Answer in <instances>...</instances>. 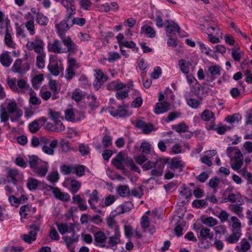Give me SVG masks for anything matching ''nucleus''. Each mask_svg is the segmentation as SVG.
I'll use <instances>...</instances> for the list:
<instances>
[{
	"label": "nucleus",
	"mask_w": 252,
	"mask_h": 252,
	"mask_svg": "<svg viewBox=\"0 0 252 252\" xmlns=\"http://www.w3.org/2000/svg\"><path fill=\"white\" fill-rule=\"evenodd\" d=\"M18 175V171L16 169H10L8 171V177L11 178L10 182L16 184V177Z\"/></svg>",
	"instance_id": "0e129e2a"
},
{
	"label": "nucleus",
	"mask_w": 252,
	"mask_h": 252,
	"mask_svg": "<svg viewBox=\"0 0 252 252\" xmlns=\"http://www.w3.org/2000/svg\"><path fill=\"white\" fill-rule=\"evenodd\" d=\"M241 235V231L233 230L232 233L226 239V241L230 244L236 243Z\"/></svg>",
	"instance_id": "f704fd0d"
},
{
	"label": "nucleus",
	"mask_w": 252,
	"mask_h": 252,
	"mask_svg": "<svg viewBox=\"0 0 252 252\" xmlns=\"http://www.w3.org/2000/svg\"><path fill=\"white\" fill-rule=\"evenodd\" d=\"M62 42L66 47V53L68 52L69 55H74L78 50V46L71 39L69 36L63 35L60 36Z\"/></svg>",
	"instance_id": "39448f33"
},
{
	"label": "nucleus",
	"mask_w": 252,
	"mask_h": 252,
	"mask_svg": "<svg viewBox=\"0 0 252 252\" xmlns=\"http://www.w3.org/2000/svg\"><path fill=\"white\" fill-rule=\"evenodd\" d=\"M43 79L44 77L42 74L34 76L32 79V83L33 87L34 89H37Z\"/></svg>",
	"instance_id": "c03bdc74"
},
{
	"label": "nucleus",
	"mask_w": 252,
	"mask_h": 252,
	"mask_svg": "<svg viewBox=\"0 0 252 252\" xmlns=\"http://www.w3.org/2000/svg\"><path fill=\"white\" fill-rule=\"evenodd\" d=\"M206 165L208 166H211L212 165V162L210 158L214 157L217 154V151L215 150H209L208 151H206Z\"/></svg>",
	"instance_id": "13d9d810"
},
{
	"label": "nucleus",
	"mask_w": 252,
	"mask_h": 252,
	"mask_svg": "<svg viewBox=\"0 0 252 252\" xmlns=\"http://www.w3.org/2000/svg\"><path fill=\"white\" fill-rule=\"evenodd\" d=\"M30 103L35 106L41 104V100L35 95V92L32 89L31 90V92L30 93Z\"/></svg>",
	"instance_id": "49530a36"
},
{
	"label": "nucleus",
	"mask_w": 252,
	"mask_h": 252,
	"mask_svg": "<svg viewBox=\"0 0 252 252\" xmlns=\"http://www.w3.org/2000/svg\"><path fill=\"white\" fill-rule=\"evenodd\" d=\"M29 163L33 172L37 176L44 177L49 170L48 163L42 161L36 156H30Z\"/></svg>",
	"instance_id": "f257e3e1"
},
{
	"label": "nucleus",
	"mask_w": 252,
	"mask_h": 252,
	"mask_svg": "<svg viewBox=\"0 0 252 252\" xmlns=\"http://www.w3.org/2000/svg\"><path fill=\"white\" fill-rule=\"evenodd\" d=\"M81 188V183L75 179H71L70 180V187L69 190L72 194L77 193Z\"/></svg>",
	"instance_id": "c756f323"
},
{
	"label": "nucleus",
	"mask_w": 252,
	"mask_h": 252,
	"mask_svg": "<svg viewBox=\"0 0 252 252\" xmlns=\"http://www.w3.org/2000/svg\"><path fill=\"white\" fill-rule=\"evenodd\" d=\"M7 84L10 88L14 92L19 94L24 93V92L19 89L16 84V79H8Z\"/></svg>",
	"instance_id": "79ce46f5"
},
{
	"label": "nucleus",
	"mask_w": 252,
	"mask_h": 252,
	"mask_svg": "<svg viewBox=\"0 0 252 252\" xmlns=\"http://www.w3.org/2000/svg\"><path fill=\"white\" fill-rule=\"evenodd\" d=\"M168 159H161L154 163V167L160 170L163 173V170L164 168L165 164L167 162Z\"/></svg>",
	"instance_id": "4d7b16f0"
},
{
	"label": "nucleus",
	"mask_w": 252,
	"mask_h": 252,
	"mask_svg": "<svg viewBox=\"0 0 252 252\" xmlns=\"http://www.w3.org/2000/svg\"><path fill=\"white\" fill-rule=\"evenodd\" d=\"M131 203L126 202L119 206L117 209L119 210L118 213L123 214L127 212H129L131 210Z\"/></svg>",
	"instance_id": "de8ad7c7"
},
{
	"label": "nucleus",
	"mask_w": 252,
	"mask_h": 252,
	"mask_svg": "<svg viewBox=\"0 0 252 252\" xmlns=\"http://www.w3.org/2000/svg\"><path fill=\"white\" fill-rule=\"evenodd\" d=\"M126 87V86L124 83L117 81H113L110 83L108 86L109 89L117 91H120L121 90L125 88Z\"/></svg>",
	"instance_id": "a19ab883"
},
{
	"label": "nucleus",
	"mask_w": 252,
	"mask_h": 252,
	"mask_svg": "<svg viewBox=\"0 0 252 252\" xmlns=\"http://www.w3.org/2000/svg\"><path fill=\"white\" fill-rule=\"evenodd\" d=\"M31 229L29 234H24L22 237L23 240L28 243L31 244L35 241L37 236V232L39 230V226L35 224H32L29 226Z\"/></svg>",
	"instance_id": "0eeeda50"
},
{
	"label": "nucleus",
	"mask_w": 252,
	"mask_h": 252,
	"mask_svg": "<svg viewBox=\"0 0 252 252\" xmlns=\"http://www.w3.org/2000/svg\"><path fill=\"white\" fill-rule=\"evenodd\" d=\"M67 64V68L72 69H77L80 67L79 63H78L76 59L73 58H68Z\"/></svg>",
	"instance_id": "e2e57ef3"
},
{
	"label": "nucleus",
	"mask_w": 252,
	"mask_h": 252,
	"mask_svg": "<svg viewBox=\"0 0 252 252\" xmlns=\"http://www.w3.org/2000/svg\"><path fill=\"white\" fill-rule=\"evenodd\" d=\"M251 248L250 243L246 239H243L241 241L240 245L237 246L235 250L239 252H246Z\"/></svg>",
	"instance_id": "2f4dec72"
},
{
	"label": "nucleus",
	"mask_w": 252,
	"mask_h": 252,
	"mask_svg": "<svg viewBox=\"0 0 252 252\" xmlns=\"http://www.w3.org/2000/svg\"><path fill=\"white\" fill-rule=\"evenodd\" d=\"M99 200L98 196V191L96 189L93 190L92 193L90 195V199L88 200V203L93 209H96V206L93 204V202H97Z\"/></svg>",
	"instance_id": "72a5a7b5"
},
{
	"label": "nucleus",
	"mask_w": 252,
	"mask_h": 252,
	"mask_svg": "<svg viewBox=\"0 0 252 252\" xmlns=\"http://www.w3.org/2000/svg\"><path fill=\"white\" fill-rule=\"evenodd\" d=\"M238 173L247 180L248 183H252V174L245 169L239 170Z\"/></svg>",
	"instance_id": "338daca9"
},
{
	"label": "nucleus",
	"mask_w": 252,
	"mask_h": 252,
	"mask_svg": "<svg viewBox=\"0 0 252 252\" xmlns=\"http://www.w3.org/2000/svg\"><path fill=\"white\" fill-rule=\"evenodd\" d=\"M46 58L45 52L37 53L36 57V65L39 68H43L45 66V59Z\"/></svg>",
	"instance_id": "4c0bfd02"
},
{
	"label": "nucleus",
	"mask_w": 252,
	"mask_h": 252,
	"mask_svg": "<svg viewBox=\"0 0 252 252\" xmlns=\"http://www.w3.org/2000/svg\"><path fill=\"white\" fill-rule=\"evenodd\" d=\"M241 119V117L240 114L238 113L234 114L231 116H227L225 120L230 124L234 123L235 122H239Z\"/></svg>",
	"instance_id": "052dcab7"
},
{
	"label": "nucleus",
	"mask_w": 252,
	"mask_h": 252,
	"mask_svg": "<svg viewBox=\"0 0 252 252\" xmlns=\"http://www.w3.org/2000/svg\"><path fill=\"white\" fill-rule=\"evenodd\" d=\"M117 191L118 194L122 197L127 196L130 193V190L126 186H121L119 187Z\"/></svg>",
	"instance_id": "3c124183"
},
{
	"label": "nucleus",
	"mask_w": 252,
	"mask_h": 252,
	"mask_svg": "<svg viewBox=\"0 0 252 252\" xmlns=\"http://www.w3.org/2000/svg\"><path fill=\"white\" fill-rule=\"evenodd\" d=\"M241 199V195L239 192L230 193L227 197V200L232 203H235L237 201L239 202Z\"/></svg>",
	"instance_id": "603ef678"
},
{
	"label": "nucleus",
	"mask_w": 252,
	"mask_h": 252,
	"mask_svg": "<svg viewBox=\"0 0 252 252\" xmlns=\"http://www.w3.org/2000/svg\"><path fill=\"white\" fill-rule=\"evenodd\" d=\"M170 107V104L166 101L158 102L155 108L154 112L156 114H160L167 112Z\"/></svg>",
	"instance_id": "a211bd4d"
},
{
	"label": "nucleus",
	"mask_w": 252,
	"mask_h": 252,
	"mask_svg": "<svg viewBox=\"0 0 252 252\" xmlns=\"http://www.w3.org/2000/svg\"><path fill=\"white\" fill-rule=\"evenodd\" d=\"M35 20L37 24L42 26H46L49 22L48 18L41 12L36 14Z\"/></svg>",
	"instance_id": "c9c22d12"
},
{
	"label": "nucleus",
	"mask_w": 252,
	"mask_h": 252,
	"mask_svg": "<svg viewBox=\"0 0 252 252\" xmlns=\"http://www.w3.org/2000/svg\"><path fill=\"white\" fill-rule=\"evenodd\" d=\"M185 165V162L180 158H174L168 163V168L173 171L178 170L180 172L183 171Z\"/></svg>",
	"instance_id": "9d476101"
},
{
	"label": "nucleus",
	"mask_w": 252,
	"mask_h": 252,
	"mask_svg": "<svg viewBox=\"0 0 252 252\" xmlns=\"http://www.w3.org/2000/svg\"><path fill=\"white\" fill-rule=\"evenodd\" d=\"M243 164V160L241 159L233 160L231 159L230 165L231 168L235 171H238L241 168Z\"/></svg>",
	"instance_id": "5fc2aeb1"
},
{
	"label": "nucleus",
	"mask_w": 252,
	"mask_h": 252,
	"mask_svg": "<svg viewBox=\"0 0 252 252\" xmlns=\"http://www.w3.org/2000/svg\"><path fill=\"white\" fill-rule=\"evenodd\" d=\"M13 60L7 51L2 53L0 55V63L1 64L6 67H9L12 63Z\"/></svg>",
	"instance_id": "a878e982"
},
{
	"label": "nucleus",
	"mask_w": 252,
	"mask_h": 252,
	"mask_svg": "<svg viewBox=\"0 0 252 252\" xmlns=\"http://www.w3.org/2000/svg\"><path fill=\"white\" fill-rule=\"evenodd\" d=\"M102 144L104 148L109 147L112 143V138L109 135H105L102 138Z\"/></svg>",
	"instance_id": "69168bd1"
},
{
	"label": "nucleus",
	"mask_w": 252,
	"mask_h": 252,
	"mask_svg": "<svg viewBox=\"0 0 252 252\" xmlns=\"http://www.w3.org/2000/svg\"><path fill=\"white\" fill-rule=\"evenodd\" d=\"M41 184V182L38 180L33 178H29L28 179L27 186L31 191L36 189Z\"/></svg>",
	"instance_id": "7c9ffc66"
},
{
	"label": "nucleus",
	"mask_w": 252,
	"mask_h": 252,
	"mask_svg": "<svg viewBox=\"0 0 252 252\" xmlns=\"http://www.w3.org/2000/svg\"><path fill=\"white\" fill-rule=\"evenodd\" d=\"M4 43L9 48H14L15 45L14 43L11 35L9 32V30L7 28L6 29L5 36H4Z\"/></svg>",
	"instance_id": "ea45409f"
},
{
	"label": "nucleus",
	"mask_w": 252,
	"mask_h": 252,
	"mask_svg": "<svg viewBox=\"0 0 252 252\" xmlns=\"http://www.w3.org/2000/svg\"><path fill=\"white\" fill-rule=\"evenodd\" d=\"M85 167L84 165H75L74 173L78 177H82L84 175Z\"/></svg>",
	"instance_id": "774afa93"
},
{
	"label": "nucleus",
	"mask_w": 252,
	"mask_h": 252,
	"mask_svg": "<svg viewBox=\"0 0 252 252\" xmlns=\"http://www.w3.org/2000/svg\"><path fill=\"white\" fill-rule=\"evenodd\" d=\"M44 42L39 37L36 36L33 41H28L26 47L29 50H34L36 53L44 52Z\"/></svg>",
	"instance_id": "20e7f679"
},
{
	"label": "nucleus",
	"mask_w": 252,
	"mask_h": 252,
	"mask_svg": "<svg viewBox=\"0 0 252 252\" xmlns=\"http://www.w3.org/2000/svg\"><path fill=\"white\" fill-rule=\"evenodd\" d=\"M228 209L229 211L237 215L240 218L244 217L243 212V207L241 206V204H232L229 205Z\"/></svg>",
	"instance_id": "4be33fe9"
},
{
	"label": "nucleus",
	"mask_w": 252,
	"mask_h": 252,
	"mask_svg": "<svg viewBox=\"0 0 252 252\" xmlns=\"http://www.w3.org/2000/svg\"><path fill=\"white\" fill-rule=\"evenodd\" d=\"M141 34H145L150 38H154L156 36V31L150 26L144 25L141 28Z\"/></svg>",
	"instance_id": "bb28decb"
},
{
	"label": "nucleus",
	"mask_w": 252,
	"mask_h": 252,
	"mask_svg": "<svg viewBox=\"0 0 252 252\" xmlns=\"http://www.w3.org/2000/svg\"><path fill=\"white\" fill-rule=\"evenodd\" d=\"M95 79L100 81H102L103 83H104L107 81V76L105 75L100 69H95Z\"/></svg>",
	"instance_id": "680f3d73"
},
{
	"label": "nucleus",
	"mask_w": 252,
	"mask_h": 252,
	"mask_svg": "<svg viewBox=\"0 0 252 252\" xmlns=\"http://www.w3.org/2000/svg\"><path fill=\"white\" fill-rule=\"evenodd\" d=\"M231 220L232 222L233 230H239L241 231V222L238 218L235 216H232L231 218Z\"/></svg>",
	"instance_id": "864d4df0"
},
{
	"label": "nucleus",
	"mask_w": 252,
	"mask_h": 252,
	"mask_svg": "<svg viewBox=\"0 0 252 252\" xmlns=\"http://www.w3.org/2000/svg\"><path fill=\"white\" fill-rule=\"evenodd\" d=\"M48 68L53 75L57 76L59 74V67L57 63H50L48 66Z\"/></svg>",
	"instance_id": "09e8293b"
},
{
	"label": "nucleus",
	"mask_w": 252,
	"mask_h": 252,
	"mask_svg": "<svg viewBox=\"0 0 252 252\" xmlns=\"http://www.w3.org/2000/svg\"><path fill=\"white\" fill-rule=\"evenodd\" d=\"M72 27L70 20L64 18L59 24L56 25V28L57 30V32L60 37L65 35V32L68 31Z\"/></svg>",
	"instance_id": "1a4fd4ad"
},
{
	"label": "nucleus",
	"mask_w": 252,
	"mask_h": 252,
	"mask_svg": "<svg viewBox=\"0 0 252 252\" xmlns=\"http://www.w3.org/2000/svg\"><path fill=\"white\" fill-rule=\"evenodd\" d=\"M50 51L55 53H66V48L63 47L58 39H56L51 45Z\"/></svg>",
	"instance_id": "5701e85b"
},
{
	"label": "nucleus",
	"mask_w": 252,
	"mask_h": 252,
	"mask_svg": "<svg viewBox=\"0 0 252 252\" xmlns=\"http://www.w3.org/2000/svg\"><path fill=\"white\" fill-rule=\"evenodd\" d=\"M136 126L141 129L143 133L148 134L155 130L154 126L151 123H147L142 120H138L136 123Z\"/></svg>",
	"instance_id": "9b49d317"
},
{
	"label": "nucleus",
	"mask_w": 252,
	"mask_h": 252,
	"mask_svg": "<svg viewBox=\"0 0 252 252\" xmlns=\"http://www.w3.org/2000/svg\"><path fill=\"white\" fill-rule=\"evenodd\" d=\"M205 224V217L202 216L200 220H197L193 224L194 230L198 233V238H201L198 245L200 248L205 247L203 245L204 240L205 239V229L203 224Z\"/></svg>",
	"instance_id": "f03ea898"
},
{
	"label": "nucleus",
	"mask_w": 252,
	"mask_h": 252,
	"mask_svg": "<svg viewBox=\"0 0 252 252\" xmlns=\"http://www.w3.org/2000/svg\"><path fill=\"white\" fill-rule=\"evenodd\" d=\"M57 227L60 233L63 235L67 232L69 230L70 231L73 230L74 228V224L72 223H69V226L67 223H61L57 224Z\"/></svg>",
	"instance_id": "cd10ccee"
},
{
	"label": "nucleus",
	"mask_w": 252,
	"mask_h": 252,
	"mask_svg": "<svg viewBox=\"0 0 252 252\" xmlns=\"http://www.w3.org/2000/svg\"><path fill=\"white\" fill-rule=\"evenodd\" d=\"M112 164L117 169L124 170L125 168L124 156L122 153H119L111 161Z\"/></svg>",
	"instance_id": "f3484780"
},
{
	"label": "nucleus",
	"mask_w": 252,
	"mask_h": 252,
	"mask_svg": "<svg viewBox=\"0 0 252 252\" xmlns=\"http://www.w3.org/2000/svg\"><path fill=\"white\" fill-rule=\"evenodd\" d=\"M208 38L212 43L215 44L220 42V39L216 36L220 32V29L215 24L207 27Z\"/></svg>",
	"instance_id": "6e6552de"
},
{
	"label": "nucleus",
	"mask_w": 252,
	"mask_h": 252,
	"mask_svg": "<svg viewBox=\"0 0 252 252\" xmlns=\"http://www.w3.org/2000/svg\"><path fill=\"white\" fill-rule=\"evenodd\" d=\"M221 70V68L219 65H214L208 67L206 84H207L211 86H214L215 83L213 81L220 75Z\"/></svg>",
	"instance_id": "7ed1b4c3"
},
{
	"label": "nucleus",
	"mask_w": 252,
	"mask_h": 252,
	"mask_svg": "<svg viewBox=\"0 0 252 252\" xmlns=\"http://www.w3.org/2000/svg\"><path fill=\"white\" fill-rule=\"evenodd\" d=\"M117 197L114 195H109L105 197L104 204L101 205V206L104 207L110 206L115 201Z\"/></svg>",
	"instance_id": "6e6d98bb"
},
{
	"label": "nucleus",
	"mask_w": 252,
	"mask_h": 252,
	"mask_svg": "<svg viewBox=\"0 0 252 252\" xmlns=\"http://www.w3.org/2000/svg\"><path fill=\"white\" fill-rule=\"evenodd\" d=\"M220 182V179L216 177L212 178L209 180L208 185L213 189V193H215L217 191V189Z\"/></svg>",
	"instance_id": "8fccbe9b"
},
{
	"label": "nucleus",
	"mask_w": 252,
	"mask_h": 252,
	"mask_svg": "<svg viewBox=\"0 0 252 252\" xmlns=\"http://www.w3.org/2000/svg\"><path fill=\"white\" fill-rule=\"evenodd\" d=\"M80 118H75L76 114L74 112L73 109H68L65 111V118L68 121L77 122L80 121L84 118V114L79 113Z\"/></svg>",
	"instance_id": "aec40b11"
},
{
	"label": "nucleus",
	"mask_w": 252,
	"mask_h": 252,
	"mask_svg": "<svg viewBox=\"0 0 252 252\" xmlns=\"http://www.w3.org/2000/svg\"><path fill=\"white\" fill-rule=\"evenodd\" d=\"M166 31L169 34H174L176 32L180 33V28L179 25L173 21L167 20Z\"/></svg>",
	"instance_id": "b1692460"
},
{
	"label": "nucleus",
	"mask_w": 252,
	"mask_h": 252,
	"mask_svg": "<svg viewBox=\"0 0 252 252\" xmlns=\"http://www.w3.org/2000/svg\"><path fill=\"white\" fill-rule=\"evenodd\" d=\"M106 223L109 228L113 229L114 232H119L120 226L118 222L114 220L113 217H109L107 218Z\"/></svg>",
	"instance_id": "c85d7f7f"
},
{
	"label": "nucleus",
	"mask_w": 252,
	"mask_h": 252,
	"mask_svg": "<svg viewBox=\"0 0 252 252\" xmlns=\"http://www.w3.org/2000/svg\"><path fill=\"white\" fill-rule=\"evenodd\" d=\"M74 166L73 165H67L63 164L61 166V171L64 175H67L71 173L74 174Z\"/></svg>",
	"instance_id": "a18cd8bd"
},
{
	"label": "nucleus",
	"mask_w": 252,
	"mask_h": 252,
	"mask_svg": "<svg viewBox=\"0 0 252 252\" xmlns=\"http://www.w3.org/2000/svg\"><path fill=\"white\" fill-rule=\"evenodd\" d=\"M58 140L54 139L50 143L49 146L43 145L42 147V151L46 154L49 155H53L55 152V149L58 146Z\"/></svg>",
	"instance_id": "6ab92c4d"
},
{
	"label": "nucleus",
	"mask_w": 252,
	"mask_h": 252,
	"mask_svg": "<svg viewBox=\"0 0 252 252\" xmlns=\"http://www.w3.org/2000/svg\"><path fill=\"white\" fill-rule=\"evenodd\" d=\"M121 232H114V234L109 237L108 245L111 248L116 247L117 245L121 243Z\"/></svg>",
	"instance_id": "412c9836"
},
{
	"label": "nucleus",
	"mask_w": 252,
	"mask_h": 252,
	"mask_svg": "<svg viewBox=\"0 0 252 252\" xmlns=\"http://www.w3.org/2000/svg\"><path fill=\"white\" fill-rule=\"evenodd\" d=\"M94 239L96 245L102 248L105 246L107 237L103 232L99 231L95 233Z\"/></svg>",
	"instance_id": "2eb2a0df"
},
{
	"label": "nucleus",
	"mask_w": 252,
	"mask_h": 252,
	"mask_svg": "<svg viewBox=\"0 0 252 252\" xmlns=\"http://www.w3.org/2000/svg\"><path fill=\"white\" fill-rule=\"evenodd\" d=\"M30 17H31L32 18L25 23V26L29 34L31 35H34L35 33V30L33 17L32 16L31 13L29 12L26 15L25 18L28 19Z\"/></svg>",
	"instance_id": "4468645a"
},
{
	"label": "nucleus",
	"mask_w": 252,
	"mask_h": 252,
	"mask_svg": "<svg viewBox=\"0 0 252 252\" xmlns=\"http://www.w3.org/2000/svg\"><path fill=\"white\" fill-rule=\"evenodd\" d=\"M191 63L189 61H186L183 59H181L179 61V65L181 71L185 74H188L189 72V66Z\"/></svg>",
	"instance_id": "e433bc0d"
},
{
	"label": "nucleus",
	"mask_w": 252,
	"mask_h": 252,
	"mask_svg": "<svg viewBox=\"0 0 252 252\" xmlns=\"http://www.w3.org/2000/svg\"><path fill=\"white\" fill-rule=\"evenodd\" d=\"M10 115L14 114L15 117H11L10 120L12 122H15L22 116V111L17 107V104L15 101H11L7 104L6 110Z\"/></svg>",
	"instance_id": "423d86ee"
},
{
	"label": "nucleus",
	"mask_w": 252,
	"mask_h": 252,
	"mask_svg": "<svg viewBox=\"0 0 252 252\" xmlns=\"http://www.w3.org/2000/svg\"><path fill=\"white\" fill-rule=\"evenodd\" d=\"M46 121V119L44 117H41L37 120H35L29 125V129L30 132L35 133L37 132Z\"/></svg>",
	"instance_id": "ddd939ff"
},
{
	"label": "nucleus",
	"mask_w": 252,
	"mask_h": 252,
	"mask_svg": "<svg viewBox=\"0 0 252 252\" xmlns=\"http://www.w3.org/2000/svg\"><path fill=\"white\" fill-rule=\"evenodd\" d=\"M214 230L216 233H223L225 231V229L223 226L216 227L212 229V230L206 228V242L208 241L209 242H213L216 239V238H214Z\"/></svg>",
	"instance_id": "f8f14e48"
},
{
	"label": "nucleus",
	"mask_w": 252,
	"mask_h": 252,
	"mask_svg": "<svg viewBox=\"0 0 252 252\" xmlns=\"http://www.w3.org/2000/svg\"><path fill=\"white\" fill-rule=\"evenodd\" d=\"M67 249L70 252H75V246L74 243L77 241V239L71 238L69 236H64L63 238Z\"/></svg>",
	"instance_id": "473e14b6"
},
{
	"label": "nucleus",
	"mask_w": 252,
	"mask_h": 252,
	"mask_svg": "<svg viewBox=\"0 0 252 252\" xmlns=\"http://www.w3.org/2000/svg\"><path fill=\"white\" fill-rule=\"evenodd\" d=\"M53 194L55 198L64 202L68 201L70 198L68 193L62 192L58 188L53 191Z\"/></svg>",
	"instance_id": "393cba45"
},
{
	"label": "nucleus",
	"mask_w": 252,
	"mask_h": 252,
	"mask_svg": "<svg viewBox=\"0 0 252 252\" xmlns=\"http://www.w3.org/2000/svg\"><path fill=\"white\" fill-rule=\"evenodd\" d=\"M124 163L126 166L129 167L131 170L140 173V170L139 168L135 164L131 158L128 157L125 158L124 157Z\"/></svg>",
	"instance_id": "58836bf2"
},
{
	"label": "nucleus",
	"mask_w": 252,
	"mask_h": 252,
	"mask_svg": "<svg viewBox=\"0 0 252 252\" xmlns=\"http://www.w3.org/2000/svg\"><path fill=\"white\" fill-rule=\"evenodd\" d=\"M213 245L215 246L216 248L218 251L222 250L223 248V243L220 240H217L216 239L214 240V241H213V242H209L208 241H207L206 242V248L207 247L209 248Z\"/></svg>",
	"instance_id": "37998d69"
},
{
	"label": "nucleus",
	"mask_w": 252,
	"mask_h": 252,
	"mask_svg": "<svg viewBox=\"0 0 252 252\" xmlns=\"http://www.w3.org/2000/svg\"><path fill=\"white\" fill-rule=\"evenodd\" d=\"M29 69L28 67L26 68L22 66V61L20 59L15 61L11 68L13 72L18 73L21 75L25 74Z\"/></svg>",
	"instance_id": "dca6fc26"
},
{
	"label": "nucleus",
	"mask_w": 252,
	"mask_h": 252,
	"mask_svg": "<svg viewBox=\"0 0 252 252\" xmlns=\"http://www.w3.org/2000/svg\"><path fill=\"white\" fill-rule=\"evenodd\" d=\"M76 13V9L74 4H70L69 8H67L65 12V18L67 20H71V17Z\"/></svg>",
	"instance_id": "bf43d9fd"
}]
</instances>
